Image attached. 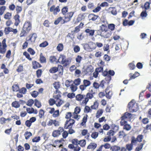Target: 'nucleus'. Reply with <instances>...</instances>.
<instances>
[{
  "instance_id": "obj_1",
  "label": "nucleus",
  "mask_w": 151,
  "mask_h": 151,
  "mask_svg": "<svg viewBox=\"0 0 151 151\" xmlns=\"http://www.w3.org/2000/svg\"><path fill=\"white\" fill-rule=\"evenodd\" d=\"M128 107L130 112H135L138 109V106L134 100L131 101L128 104Z\"/></svg>"
},
{
  "instance_id": "obj_2",
  "label": "nucleus",
  "mask_w": 151,
  "mask_h": 151,
  "mask_svg": "<svg viewBox=\"0 0 151 151\" xmlns=\"http://www.w3.org/2000/svg\"><path fill=\"white\" fill-rule=\"evenodd\" d=\"M58 61L59 63L65 66L69 63V60L66 58V56L63 55H60Z\"/></svg>"
},
{
  "instance_id": "obj_3",
  "label": "nucleus",
  "mask_w": 151,
  "mask_h": 151,
  "mask_svg": "<svg viewBox=\"0 0 151 151\" xmlns=\"http://www.w3.org/2000/svg\"><path fill=\"white\" fill-rule=\"evenodd\" d=\"M83 83V84L79 86V88L82 91L86 90L87 87L90 86L91 84L90 81L87 80H84Z\"/></svg>"
},
{
  "instance_id": "obj_4",
  "label": "nucleus",
  "mask_w": 151,
  "mask_h": 151,
  "mask_svg": "<svg viewBox=\"0 0 151 151\" xmlns=\"http://www.w3.org/2000/svg\"><path fill=\"white\" fill-rule=\"evenodd\" d=\"M93 94L91 93H88L86 94V97L85 96L84 99L83 101L82 104L86 105L89 99H91L93 97Z\"/></svg>"
},
{
  "instance_id": "obj_5",
  "label": "nucleus",
  "mask_w": 151,
  "mask_h": 151,
  "mask_svg": "<svg viewBox=\"0 0 151 151\" xmlns=\"http://www.w3.org/2000/svg\"><path fill=\"white\" fill-rule=\"evenodd\" d=\"M112 34L111 31L107 30L106 31L101 32L100 35L102 37L105 38H107L110 37Z\"/></svg>"
},
{
  "instance_id": "obj_6",
  "label": "nucleus",
  "mask_w": 151,
  "mask_h": 151,
  "mask_svg": "<svg viewBox=\"0 0 151 151\" xmlns=\"http://www.w3.org/2000/svg\"><path fill=\"white\" fill-rule=\"evenodd\" d=\"M6 42V40L5 39H4L2 41V47H0V53L1 54H4L6 52L7 45Z\"/></svg>"
},
{
  "instance_id": "obj_7",
  "label": "nucleus",
  "mask_w": 151,
  "mask_h": 151,
  "mask_svg": "<svg viewBox=\"0 0 151 151\" xmlns=\"http://www.w3.org/2000/svg\"><path fill=\"white\" fill-rule=\"evenodd\" d=\"M31 28V24L29 22H27L25 23L24 25L23 30L25 32H28Z\"/></svg>"
},
{
  "instance_id": "obj_8",
  "label": "nucleus",
  "mask_w": 151,
  "mask_h": 151,
  "mask_svg": "<svg viewBox=\"0 0 151 151\" xmlns=\"http://www.w3.org/2000/svg\"><path fill=\"white\" fill-rule=\"evenodd\" d=\"M64 131V129L63 128L60 127L58 130H55L54 131L52 134V135L54 137H57L62 132Z\"/></svg>"
},
{
  "instance_id": "obj_9",
  "label": "nucleus",
  "mask_w": 151,
  "mask_h": 151,
  "mask_svg": "<svg viewBox=\"0 0 151 151\" xmlns=\"http://www.w3.org/2000/svg\"><path fill=\"white\" fill-rule=\"evenodd\" d=\"M61 70L60 71H63V67L61 65H59L58 67H53L51 68L49 70V72L51 73H55L59 69Z\"/></svg>"
},
{
  "instance_id": "obj_10",
  "label": "nucleus",
  "mask_w": 151,
  "mask_h": 151,
  "mask_svg": "<svg viewBox=\"0 0 151 151\" xmlns=\"http://www.w3.org/2000/svg\"><path fill=\"white\" fill-rule=\"evenodd\" d=\"M75 121L73 119H70L68 120H67L65 124V127H66V125L68 124L67 128H71L72 127L73 125L74 124Z\"/></svg>"
},
{
  "instance_id": "obj_11",
  "label": "nucleus",
  "mask_w": 151,
  "mask_h": 151,
  "mask_svg": "<svg viewBox=\"0 0 151 151\" xmlns=\"http://www.w3.org/2000/svg\"><path fill=\"white\" fill-rule=\"evenodd\" d=\"M37 36L36 34L34 33L32 35H29V39H28L27 40L28 41H30L31 43H34L37 38Z\"/></svg>"
},
{
  "instance_id": "obj_12",
  "label": "nucleus",
  "mask_w": 151,
  "mask_h": 151,
  "mask_svg": "<svg viewBox=\"0 0 151 151\" xmlns=\"http://www.w3.org/2000/svg\"><path fill=\"white\" fill-rule=\"evenodd\" d=\"M73 12H70L64 15L65 19H66V22L69 21L70 20L71 18L72 17L73 15Z\"/></svg>"
},
{
  "instance_id": "obj_13",
  "label": "nucleus",
  "mask_w": 151,
  "mask_h": 151,
  "mask_svg": "<svg viewBox=\"0 0 151 151\" xmlns=\"http://www.w3.org/2000/svg\"><path fill=\"white\" fill-rule=\"evenodd\" d=\"M132 114L130 113L125 112L124 115L122 116V119H132Z\"/></svg>"
},
{
  "instance_id": "obj_14",
  "label": "nucleus",
  "mask_w": 151,
  "mask_h": 151,
  "mask_svg": "<svg viewBox=\"0 0 151 151\" xmlns=\"http://www.w3.org/2000/svg\"><path fill=\"white\" fill-rule=\"evenodd\" d=\"M89 48L90 51H92L93 50L95 49L96 47V45L95 43L91 42H89Z\"/></svg>"
},
{
  "instance_id": "obj_15",
  "label": "nucleus",
  "mask_w": 151,
  "mask_h": 151,
  "mask_svg": "<svg viewBox=\"0 0 151 151\" xmlns=\"http://www.w3.org/2000/svg\"><path fill=\"white\" fill-rule=\"evenodd\" d=\"M86 96L85 95H82L81 94L77 95L76 97V99L77 100L81 101L83 99L85 98Z\"/></svg>"
},
{
  "instance_id": "obj_16",
  "label": "nucleus",
  "mask_w": 151,
  "mask_h": 151,
  "mask_svg": "<svg viewBox=\"0 0 151 151\" xmlns=\"http://www.w3.org/2000/svg\"><path fill=\"white\" fill-rule=\"evenodd\" d=\"M26 110L27 112L29 114L34 113L36 114L37 113V110H35L32 108H27Z\"/></svg>"
},
{
  "instance_id": "obj_17",
  "label": "nucleus",
  "mask_w": 151,
  "mask_h": 151,
  "mask_svg": "<svg viewBox=\"0 0 151 151\" xmlns=\"http://www.w3.org/2000/svg\"><path fill=\"white\" fill-rule=\"evenodd\" d=\"M85 32L89 36H93L94 34L95 31L89 29H87L85 30Z\"/></svg>"
},
{
  "instance_id": "obj_18",
  "label": "nucleus",
  "mask_w": 151,
  "mask_h": 151,
  "mask_svg": "<svg viewBox=\"0 0 151 151\" xmlns=\"http://www.w3.org/2000/svg\"><path fill=\"white\" fill-rule=\"evenodd\" d=\"M64 103L63 100L61 99L55 100V104L57 107L60 106Z\"/></svg>"
},
{
  "instance_id": "obj_19",
  "label": "nucleus",
  "mask_w": 151,
  "mask_h": 151,
  "mask_svg": "<svg viewBox=\"0 0 151 151\" xmlns=\"http://www.w3.org/2000/svg\"><path fill=\"white\" fill-rule=\"evenodd\" d=\"M88 116L87 114L84 115L83 118L82 122L81 124V125L82 126H86V123L87 121V119Z\"/></svg>"
},
{
  "instance_id": "obj_20",
  "label": "nucleus",
  "mask_w": 151,
  "mask_h": 151,
  "mask_svg": "<svg viewBox=\"0 0 151 151\" xmlns=\"http://www.w3.org/2000/svg\"><path fill=\"white\" fill-rule=\"evenodd\" d=\"M89 17L92 21H95L99 17V16L94 14H90L89 15Z\"/></svg>"
},
{
  "instance_id": "obj_21",
  "label": "nucleus",
  "mask_w": 151,
  "mask_h": 151,
  "mask_svg": "<svg viewBox=\"0 0 151 151\" xmlns=\"http://www.w3.org/2000/svg\"><path fill=\"white\" fill-rule=\"evenodd\" d=\"M99 104L97 101H95L93 105H92L91 106V108L92 109H96L98 108Z\"/></svg>"
},
{
  "instance_id": "obj_22",
  "label": "nucleus",
  "mask_w": 151,
  "mask_h": 151,
  "mask_svg": "<svg viewBox=\"0 0 151 151\" xmlns=\"http://www.w3.org/2000/svg\"><path fill=\"white\" fill-rule=\"evenodd\" d=\"M12 107L16 108H19L20 107V105L18 102L15 101L12 103Z\"/></svg>"
},
{
  "instance_id": "obj_23",
  "label": "nucleus",
  "mask_w": 151,
  "mask_h": 151,
  "mask_svg": "<svg viewBox=\"0 0 151 151\" xmlns=\"http://www.w3.org/2000/svg\"><path fill=\"white\" fill-rule=\"evenodd\" d=\"M40 61L42 63L46 62V58L42 55V53H41L40 55Z\"/></svg>"
},
{
  "instance_id": "obj_24",
  "label": "nucleus",
  "mask_w": 151,
  "mask_h": 151,
  "mask_svg": "<svg viewBox=\"0 0 151 151\" xmlns=\"http://www.w3.org/2000/svg\"><path fill=\"white\" fill-rule=\"evenodd\" d=\"M106 97L108 99H110L112 96V92L111 91H109L108 92L107 90L106 89Z\"/></svg>"
},
{
  "instance_id": "obj_25",
  "label": "nucleus",
  "mask_w": 151,
  "mask_h": 151,
  "mask_svg": "<svg viewBox=\"0 0 151 151\" xmlns=\"http://www.w3.org/2000/svg\"><path fill=\"white\" fill-rule=\"evenodd\" d=\"M145 140L143 141V142L141 143L140 145L136 148V150H137V151H139L140 150L142 149L143 145L145 143Z\"/></svg>"
},
{
  "instance_id": "obj_26",
  "label": "nucleus",
  "mask_w": 151,
  "mask_h": 151,
  "mask_svg": "<svg viewBox=\"0 0 151 151\" xmlns=\"http://www.w3.org/2000/svg\"><path fill=\"white\" fill-rule=\"evenodd\" d=\"M100 27L101 32L106 31L108 30L107 27L106 25L102 24Z\"/></svg>"
},
{
  "instance_id": "obj_27",
  "label": "nucleus",
  "mask_w": 151,
  "mask_h": 151,
  "mask_svg": "<svg viewBox=\"0 0 151 151\" xmlns=\"http://www.w3.org/2000/svg\"><path fill=\"white\" fill-rule=\"evenodd\" d=\"M131 128L130 125L128 124H125L123 127V129L127 131L130 130Z\"/></svg>"
},
{
  "instance_id": "obj_28",
  "label": "nucleus",
  "mask_w": 151,
  "mask_h": 151,
  "mask_svg": "<svg viewBox=\"0 0 151 151\" xmlns=\"http://www.w3.org/2000/svg\"><path fill=\"white\" fill-rule=\"evenodd\" d=\"M25 138L26 139H28L30 137L32 136V134L30 132H26L24 134Z\"/></svg>"
},
{
  "instance_id": "obj_29",
  "label": "nucleus",
  "mask_w": 151,
  "mask_h": 151,
  "mask_svg": "<svg viewBox=\"0 0 151 151\" xmlns=\"http://www.w3.org/2000/svg\"><path fill=\"white\" fill-rule=\"evenodd\" d=\"M103 110L102 109H99L97 111L96 114V117L98 118L103 113Z\"/></svg>"
},
{
  "instance_id": "obj_30",
  "label": "nucleus",
  "mask_w": 151,
  "mask_h": 151,
  "mask_svg": "<svg viewBox=\"0 0 151 151\" xmlns=\"http://www.w3.org/2000/svg\"><path fill=\"white\" fill-rule=\"evenodd\" d=\"M86 144V141L85 139L81 140L79 141L78 145L82 147H84Z\"/></svg>"
},
{
  "instance_id": "obj_31",
  "label": "nucleus",
  "mask_w": 151,
  "mask_h": 151,
  "mask_svg": "<svg viewBox=\"0 0 151 151\" xmlns=\"http://www.w3.org/2000/svg\"><path fill=\"white\" fill-rule=\"evenodd\" d=\"M12 28L10 27H6L4 30V32L6 35L8 34L10 32L12 31Z\"/></svg>"
},
{
  "instance_id": "obj_32",
  "label": "nucleus",
  "mask_w": 151,
  "mask_h": 151,
  "mask_svg": "<svg viewBox=\"0 0 151 151\" xmlns=\"http://www.w3.org/2000/svg\"><path fill=\"white\" fill-rule=\"evenodd\" d=\"M61 142V140H56L54 141V142L53 144H51V145L54 147H56V146L59 145Z\"/></svg>"
},
{
  "instance_id": "obj_33",
  "label": "nucleus",
  "mask_w": 151,
  "mask_h": 151,
  "mask_svg": "<svg viewBox=\"0 0 151 151\" xmlns=\"http://www.w3.org/2000/svg\"><path fill=\"white\" fill-rule=\"evenodd\" d=\"M63 44L60 43L58 44L57 47V49L58 51H61L63 50Z\"/></svg>"
},
{
  "instance_id": "obj_34",
  "label": "nucleus",
  "mask_w": 151,
  "mask_h": 151,
  "mask_svg": "<svg viewBox=\"0 0 151 151\" xmlns=\"http://www.w3.org/2000/svg\"><path fill=\"white\" fill-rule=\"evenodd\" d=\"M81 83V80L80 78H78L75 79L74 81V84L76 86L79 85Z\"/></svg>"
},
{
  "instance_id": "obj_35",
  "label": "nucleus",
  "mask_w": 151,
  "mask_h": 151,
  "mask_svg": "<svg viewBox=\"0 0 151 151\" xmlns=\"http://www.w3.org/2000/svg\"><path fill=\"white\" fill-rule=\"evenodd\" d=\"M97 146V145L95 143H91L88 146V149H93L95 148Z\"/></svg>"
},
{
  "instance_id": "obj_36",
  "label": "nucleus",
  "mask_w": 151,
  "mask_h": 151,
  "mask_svg": "<svg viewBox=\"0 0 151 151\" xmlns=\"http://www.w3.org/2000/svg\"><path fill=\"white\" fill-rule=\"evenodd\" d=\"M70 88L72 92H74L76 91L77 89V87L76 86L73 84H72L71 85Z\"/></svg>"
},
{
  "instance_id": "obj_37",
  "label": "nucleus",
  "mask_w": 151,
  "mask_h": 151,
  "mask_svg": "<svg viewBox=\"0 0 151 151\" xmlns=\"http://www.w3.org/2000/svg\"><path fill=\"white\" fill-rule=\"evenodd\" d=\"M61 95L59 93H55L53 95V98L55 99V100H57L60 99V98L61 97Z\"/></svg>"
},
{
  "instance_id": "obj_38",
  "label": "nucleus",
  "mask_w": 151,
  "mask_h": 151,
  "mask_svg": "<svg viewBox=\"0 0 151 151\" xmlns=\"http://www.w3.org/2000/svg\"><path fill=\"white\" fill-rule=\"evenodd\" d=\"M50 62L52 63H57V61L56 60L57 59L54 56H50Z\"/></svg>"
},
{
  "instance_id": "obj_39",
  "label": "nucleus",
  "mask_w": 151,
  "mask_h": 151,
  "mask_svg": "<svg viewBox=\"0 0 151 151\" xmlns=\"http://www.w3.org/2000/svg\"><path fill=\"white\" fill-rule=\"evenodd\" d=\"M91 109L89 106H85L84 109V111L85 112L88 113V112H91Z\"/></svg>"
},
{
  "instance_id": "obj_40",
  "label": "nucleus",
  "mask_w": 151,
  "mask_h": 151,
  "mask_svg": "<svg viewBox=\"0 0 151 151\" xmlns=\"http://www.w3.org/2000/svg\"><path fill=\"white\" fill-rule=\"evenodd\" d=\"M12 88L14 91H17L19 90V87L18 85H14L12 86Z\"/></svg>"
},
{
  "instance_id": "obj_41",
  "label": "nucleus",
  "mask_w": 151,
  "mask_h": 151,
  "mask_svg": "<svg viewBox=\"0 0 151 151\" xmlns=\"http://www.w3.org/2000/svg\"><path fill=\"white\" fill-rule=\"evenodd\" d=\"M11 14L9 12L7 13L4 16V18L6 19H9L11 18Z\"/></svg>"
},
{
  "instance_id": "obj_42",
  "label": "nucleus",
  "mask_w": 151,
  "mask_h": 151,
  "mask_svg": "<svg viewBox=\"0 0 151 151\" xmlns=\"http://www.w3.org/2000/svg\"><path fill=\"white\" fill-rule=\"evenodd\" d=\"M108 28L111 31H113L115 28V25L113 24H110L108 25Z\"/></svg>"
},
{
  "instance_id": "obj_43",
  "label": "nucleus",
  "mask_w": 151,
  "mask_h": 151,
  "mask_svg": "<svg viewBox=\"0 0 151 151\" xmlns=\"http://www.w3.org/2000/svg\"><path fill=\"white\" fill-rule=\"evenodd\" d=\"M33 64L34 65L33 68L35 69L41 67V65H40V63L36 61H35Z\"/></svg>"
},
{
  "instance_id": "obj_44",
  "label": "nucleus",
  "mask_w": 151,
  "mask_h": 151,
  "mask_svg": "<svg viewBox=\"0 0 151 151\" xmlns=\"http://www.w3.org/2000/svg\"><path fill=\"white\" fill-rule=\"evenodd\" d=\"M121 148L120 147L117 146H114L112 147L113 151H118L120 150Z\"/></svg>"
},
{
  "instance_id": "obj_45",
  "label": "nucleus",
  "mask_w": 151,
  "mask_h": 151,
  "mask_svg": "<svg viewBox=\"0 0 151 151\" xmlns=\"http://www.w3.org/2000/svg\"><path fill=\"white\" fill-rule=\"evenodd\" d=\"M143 136L142 135H139L137 137V142H140L142 141V139L143 138Z\"/></svg>"
},
{
  "instance_id": "obj_46",
  "label": "nucleus",
  "mask_w": 151,
  "mask_h": 151,
  "mask_svg": "<svg viewBox=\"0 0 151 151\" xmlns=\"http://www.w3.org/2000/svg\"><path fill=\"white\" fill-rule=\"evenodd\" d=\"M81 111V109L79 107H76L75 109L74 112L73 113L74 114H79Z\"/></svg>"
},
{
  "instance_id": "obj_47",
  "label": "nucleus",
  "mask_w": 151,
  "mask_h": 151,
  "mask_svg": "<svg viewBox=\"0 0 151 151\" xmlns=\"http://www.w3.org/2000/svg\"><path fill=\"white\" fill-rule=\"evenodd\" d=\"M83 48L84 50H86L90 51V50L89 48V43L88 44L85 43L83 45Z\"/></svg>"
},
{
  "instance_id": "obj_48",
  "label": "nucleus",
  "mask_w": 151,
  "mask_h": 151,
  "mask_svg": "<svg viewBox=\"0 0 151 151\" xmlns=\"http://www.w3.org/2000/svg\"><path fill=\"white\" fill-rule=\"evenodd\" d=\"M80 47L78 45H76L74 46L73 48V50L76 53H77L80 51Z\"/></svg>"
},
{
  "instance_id": "obj_49",
  "label": "nucleus",
  "mask_w": 151,
  "mask_h": 151,
  "mask_svg": "<svg viewBox=\"0 0 151 151\" xmlns=\"http://www.w3.org/2000/svg\"><path fill=\"white\" fill-rule=\"evenodd\" d=\"M35 105L38 108H40L41 106V105L40 103L37 99L35 100Z\"/></svg>"
},
{
  "instance_id": "obj_50",
  "label": "nucleus",
  "mask_w": 151,
  "mask_h": 151,
  "mask_svg": "<svg viewBox=\"0 0 151 151\" xmlns=\"http://www.w3.org/2000/svg\"><path fill=\"white\" fill-rule=\"evenodd\" d=\"M133 145L132 144H127L126 145L127 149L129 151H131L132 149Z\"/></svg>"
},
{
  "instance_id": "obj_51",
  "label": "nucleus",
  "mask_w": 151,
  "mask_h": 151,
  "mask_svg": "<svg viewBox=\"0 0 151 151\" xmlns=\"http://www.w3.org/2000/svg\"><path fill=\"white\" fill-rule=\"evenodd\" d=\"M99 134L97 132H93L91 134V137L92 138L95 139L98 136Z\"/></svg>"
},
{
  "instance_id": "obj_52",
  "label": "nucleus",
  "mask_w": 151,
  "mask_h": 151,
  "mask_svg": "<svg viewBox=\"0 0 151 151\" xmlns=\"http://www.w3.org/2000/svg\"><path fill=\"white\" fill-rule=\"evenodd\" d=\"M127 134L125 133L123 131H122L119 132V136L120 137H124L126 136Z\"/></svg>"
},
{
  "instance_id": "obj_53",
  "label": "nucleus",
  "mask_w": 151,
  "mask_h": 151,
  "mask_svg": "<svg viewBox=\"0 0 151 151\" xmlns=\"http://www.w3.org/2000/svg\"><path fill=\"white\" fill-rule=\"evenodd\" d=\"M62 19V17H60L55 21L54 22V24L55 25H57L60 22V21Z\"/></svg>"
},
{
  "instance_id": "obj_54",
  "label": "nucleus",
  "mask_w": 151,
  "mask_h": 151,
  "mask_svg": "<svg viewBox=\"0 0 151 151\" xmlns=\"http://www.w3.org/2000/svg\"><path fill=\"white\" fill-rule=\"evenodd\" d=\"M145 9L146 10H147L150 8V3L148 2H146L144 5Z\"/></svg>"
},
{
  "instance_id": "obj_55",
  "label": "nucleus",
  "mask_w": 151,
  "mask_h": 151,
  "mask_svg": "<svg viewBox=\"0 0 151 151\" xmlns=\"http://www.w3.org/2000/svg\"><path fill=\"white\" fill-rule=\"evenodd\" d=\"M6 9L5 6H2L0 8V15H2L4 13V11Z\"/></svg>"
},
{
  "instance_id": "obj_56",
  "label": "nucleus",
  "mask_w": 151,
  "mask_h": 151,
  "mask_svg": "<svg viewBox=\"0 0 151 151\" xmlns=\"http://www.w3.org/2000/svg\"><path fill=\"white\" fill-rule=\"evenodd\" d=\"M38 94V93L36 91H33L31 93L32 96L34 97L35 98L37 96Z\"/></svg>"
},
{
  "instance_id": "obj_57",
  "label": "nucleus",
  "mask_w": 151,
  "mask_h": 151,
  "mask_svg": "<svg viewBox=\"0 0 151 151\" xmlns=\"http://www.w3.org/2000/svg\"><path fill=\"white\" fill-rule=\"evenodd\" d=\"M93 86L96 89H98L100 87L99 84L96 82H94L93 84Z\"/></svg>"
},
{
  "instance_id": "obj_58",
  "label": "nucleus",
  "mask_w": 151,
  "mask_h": 151,
  "mask_svg": "<svg viewBox=\"0 0 151 151\" xmlns=\"http://www.w3.org/2000/svg\"><path fill=\"white\" fill-rule=\"evenodd\" d=\"M139 73L137 72H135L134 74L130 77V79H134L136 77L138 76Z\"/></svg>"
},
{
  "instance_id": "obj_59",
  "label": "nucleus",
  "mask_w": 151,
  "mask_h": 151,
  "mask_svg": "<svg viewBox=\"0 0 151 151\" xmlns=\"http://www.w3.org/2000/svg\"><path fill=\"white\" fill-rule=\"evenodd\" d=\"M49 103L50 105H52L54 104H55V100L52 99H51L49 100Z\"/></svg>"
},
{
  "instance_id": "obj_60",
  "label": "nucleus",
  "mask_w": 151,
  "mask_h": 151,
  "mask_svg": "<svg viewBox=\"0 0 151 151\" xmlns=\"http://www.w3.org/2000/svg\"><path fill=\"white\" fill-rule=\"evenodd\" d=\"M27 89L25 88H22L19 90V92L23 94H25L27 92Z\"/></svg>"
},
{
  "instance_id": "obj_61",
  "label": "nucleus",
  "mask_w": 151,
  "mask_h": 151,
  "mask_svg": "<svg viewBox=\"0 0 151 151\" xmlns=\"http://www.w3.org/2000/svg\"><path fill=\"white\" fill-rule=\"evenodd\" d=\"M48 44V43L47 42L45 41L40 44V46L44 47L47 46Z\"/></svg>"
},
{
  "instance_id": "obj_62",
  "label": "nucleus",
  "mask_w": 151,
  "mask_h": 151,
  "mask_svg": "<svg viewBox=\"0 0 151 151\" xmlns=\"http://www.w3.org/2000/svg\"><path fill=\"white\" fill-rule=\"evenodd\" d=\"M44 111L42 109H40V111L39 116L40 118H42V117L44 116Z\"/></svg>"
},
{
  "instance_id": "obj_63",
  "label": "nucleus",
  "mask_w": 151,
  "mask_h": 151,
  "mask_svg": "<svg viewBox=\"0 0 151 151\" xmlns=\"http://www.w3.org/2000/svg\"><path fill=\"white\" fill-rule=\"evenodd\" d=\"M53 86L56 89H58L60 87V85L58 82H56L53 84Z\"/></svg>"
},
{
  "instance_id": "obj_64",
  "label": "nucleus",
  "mask_w": 151,
  "mask_h": 151,
  "mask_svg": "<svg viewBox=\"0 0 151 151\" xmlns=\"http://www.w3.org/2000/svg\"><path fill=\"white\" fill-rule=\"evenodd\" d=\"M68 8L67 7L63 8L62 10V12L63 15H65L68 12Z\"/></svg>"
}]
</instances>
